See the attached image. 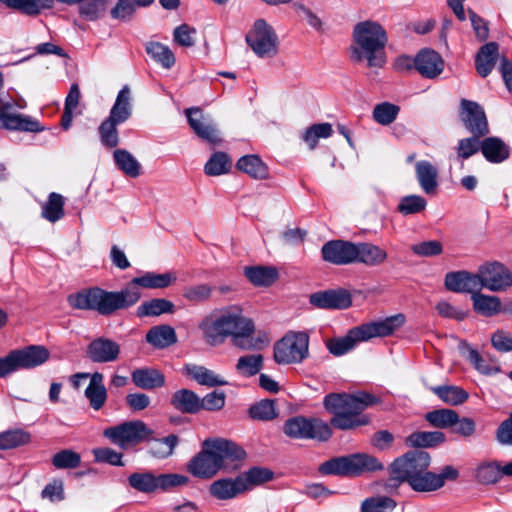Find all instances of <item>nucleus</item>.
<instances>
[{
	"label": "nucleus",
	"mask_w": 512,
	"mask_h": 512,
	"mask_svg": "<svg viewBox=\"0 0 512 512\" xmlns=\"http://www.w3.org/2000/svg\"><path fill=\"white\" fill-rule=\"evenodd\" d=\"M263 367V356L252 354L241 356L236 364L237 372L245 377L256 375Z\"/></svg>",
	"instance_id": "603ef678"
},
{
	"label": "nucleus",
	"mask_w": 512,
	"mask_h": 512,
	"mask_svg": "<svg viewBox=\"0 0 512 512\" xmlns=\"http://www.w3.org/2000/svg\"><path fill=\"white\" fill-rule=\"evenodd\" d=\"M430 424L436 428L446 429L450 433L462 437L474 434L476 424L472 418H427Z\"/></svg>",
	"instance_id": "cd10ccee"
},
{
	"label": "nucleus",
	"mask_w": 512,
	"mask_h": 512,
	"mask_svg": "<svg viewBox=\"0 0 512 512\" xmlns=\"http://www.w3.org/2000/svg\"><path fill=\"white\" fill-rule=\"evenodd\" d=\"M147 343L155 348L163 349L177 342L175 329L167 324L153 326L146 333Z\"/></svg>",
	"instance_id": "473e14b6"
},
{
	"label": "nucleus",
	"mask_w": 512,
	"mask_h": 512,
	"mask_svg": "<svg viewBox=\"0 0 512 512\" xmlns=\"http://www.w3.org/2000/svg\"><path fill=\"white\" fill-rule=\"evenodd\" d=\"M129 485L137 491L152 493L156 491L155 475L152 473H133L128 478Z\"/></svg>",
	"instance_id": "680f3d73"
},
{
	"label": "nucleus",
	"mask_w": 512,
	"mask_h": 512,
	"mask_svg": "<svg viewBox=\"0 0 512 512\" xmlns=\"http://www.w3.org/2000/svg\"><path fill=\"white\" fill-rule=\"evenodd\" d=\"M133 383L144 390L160 388L165 384L164 375L153 368H139L132 372Z\"/></svg>",
	"instance_id": "c9c22d12"
},
{
	"label": "nucleus",
	"mask_w": 512,
	"mask_h": 512,
	"mask_svg": "<svg viewBox=\"0 0 512 512\" xmlns=\"http://www.w3.org/2000/svg\"><path fill=\"white\" fill-rule=\"evenodd\" d=\"M152 434L153 430L140 420L123 422L103 432L106 438L121 449L143 442Z\"/></svg>",
	"instance_id": "1a4fd4ad"
},
{
	"label": "nucleus",
	"mask_w": 512,
	"mask_h": 512,
	"mask_svg": "<svg viewBox=\"0 0 512 512\" xmlns=\"http://www.w3.org/2000/svg\"><path fill=\"white\" fill-rule=\"evenodd\" d=\"M64 197L56 192H51L48 199L41 207V216L51 223H55L64 217Z\"/></svg>",
	"instance_id": "79ce46f5"
},
{
	"label": "nucleus",
	"mask_w": 512,
	"mask_h": 512,
	"mask_svg": "<svg viewBox=\"0 0 512 512\" xmlns=\"http://www.w3.org/2000/svg\"><path fill=\"white\" fill-rule=\"evenodd\" d=\"M459 471L454 466L446 465L439 473L424 470L419 476L412 479L409 486L416 492H434L442 488L446 481H455Z\"/></svg>",
	"instance_id": "f8f14e48"
},
{
	"label": "nucleus",
	"mask_w": 512,
	"mask_h": 512,
	"mask_svg": "<svg viewBox=\"0 0 512 512\" xmlns=\"http://www.w3.org/2000/svg\"><path fill=\"white\" fill-rule=\"evenodd\" d=\"M246 42L260 58H272L278 52V37L264 20H257L246 35Z\"/></svg>",
	"instance_id": "9b49d317"
},
{
	"label": "nucleus",
	"mask_w": 512,
	"mask_h": 512,
	"mask_svg": "<svg viewBox=\"0 0 512 512\" xmlns=\"http://www.w3.org/2000/svg\"><path fill=\"white\" fill-rule=\"evenodd\" d=\"M431 457L423 450H411L397 457L390 465L389 486L398 487L401 483H410L430 466Z\"/></svg>",
	"instance_id": "423d86ee"
},
{
	"label": "nucleus",
	"mask_w": 512,
	"mask_h": 512,
	"mask_svg": "<svg viewBox=\"0 0 512 512\" xmlns=\"http://www.w3.org/2000/svg\"><path fill=\"white\" fill-rule=\"evenodd\" d=\"M383 469V464L375 456L366 453H354L327 460L319 466L318 470L323 475L359 476Z\"/></svg>",
	"instance_id": "39448f33"
},
{
	"label": "nucleus",
	"mask_w": 512,
	"mask_h": 512,
	"mask_svg": "<svg viewBox=\"0 0 512 512\" xmlns=\"http://www.w3.org/2000/svg\"><path fill=\"white\" fill-rule=\"evenodd\" d=\"M189 126L201 139L216 145L221 142L219 130L210 115L204 114L198 107L185 110Z\"/></svg>",
	"instance_id": "ddd939ff"
},
{
	"label": "nucleus",
	"mask_w": 512,
	"mask_h": 512,
	"mask_svg": "<svg viewBox=\"0 0 512 512\" xmlns=\"http://www.w3.org/2000/svg\"><path fill=\"white\" fill-rule=\"evenodd\" d=\"M231 162L224 152L214 153L205 164V173L209 176H218L227 173L230 169Z\"/></svg>",
	"instance_id": "13d9d810"
},
{
	"label": "nucleus",
	"mask_w": 512,
	"mask_h": 512,
	"mask_svg": "<svg viewBox=\"0 0 512 512\" xmlns=\"http://www.w3.org/2000/svg\"><path fill=\"white\" fill-rule=\"evenodd\" d=\"M427 206V201L425 198L419 195H408L401 198L398 204V211L402 215H411L420 213Z\"/></svg>",
	"instance_id": "0e129e2a"
},
{
	"label": "nucleus",
	"mask_w": 512,
	"mask_h": 512,
	"mask_svg": "<svg viewBox=\"0 0 512 512\" xmlns=\"http://www.w3.org/2000/svg\"><path fill=\"white\" fill-rule=\"evenodd\" d=\"M396 505V502L387 496L370 497L362 502L361 512H391Z\"/></svg>",
	"instance_id": "052dcab7"
},
{
	"label": "nucleus",
	"mask_w": 512,
	"mask_h": 512,
	"mask_svg": "<svg viewBox=\"0 0 512 512\" xmlns=\"http://www.w3.org/2000/svg\"><path fill=\"white\" fill-rule=\"evenodd\" d=\"M120 125L106 118L99 126L100 141L107 148H114L119 144V134L117 126Z\"/></svg>",
	"instance_id": "4d7b16f0"
},
{
	"label": "nucleus",
	"mask_w": 512,
	"mask_h": 512,
	"mask_svg": "<svg viewBox=\"0 0 512 512\" xmlns=\"http://www.w3.org/2000/svg\"><path fill=\"white\" fill-rule=\"evenodd\" d=\"M310 303L320 309H346L352 305L351 294L345 289H331L310 295Z\"/></svg>",
	"instance_id": "a211bd4d"
},
{
	"label": "nucleus",
	"mask_w": 512,
	"mask_h": 512,
	"mask_svg": "<svg viewBox=\"0 0 512 512\" xmlns=\"http://www.w3.org/2000/svg\"><path fill=\"white\" fill-rule=\"evenodd\" d=\"M481 289L487 288L490 291H503L512 286V274L501 263H486L478 269Z\"/></svg>",
	"instance_id": "4468645a"
},
{
	"label": "nucleus",
	"mask_w": 512,
	"mask_h": 512,
	"mask_svg": "<svg viewBox=\"0 0 512 512\" xmlns=\"http://www.w3.org/2000/svg\"><path fill=\"white\" fill-rule=\"evenodd\" d=\"M107 0H87L79 6V14L88 21H96L107 10Z\"/></svg>",
	"instance_id": "bf43d9fd"
},
{
	"label": "nucleus",
	"mask_w": 512,
	"mask_h": 512,
	"mask_svg": "<svg viewBox=\"0 0 512 512\" xmlns=\"http://www.w3.org/2000/svg\"><path fill=\"white\" fill-rule=\"evenodd\" d=\"M405 323L403 314H396L380 321H375L357 326L363 341L374 337H386L393 334Z\"/></svg>",
	"instance_id": "6ab92c4d"
},
{
	"label": "nucleus",
	"mask_w": 512,
	"mask_h": 512,
	"mask_svg": "<svg viewBox=\"0 0 512 512\" xmlns=\"http://www.w3.org/2000/svg\"><path fill=\"white\" fill-rule=\"evenodd\" d=\"M209 493L217 500H231L246 493V487L238 474L234 478L225 477L215 480L209 486Z\"/></svg>",
	"instance_id": "4be33fe9"
},
{
	"label": "nucleus",
	"mask_w": 512,
	"mask_h": 512,
	"mask_svg": "<svg viewBox=\"0 0 512 512\" xmlns=\"http://www.w3.org/2000/svg\"><path fill=\"white\" fill-rule=\"evenodd\" d=\"M120 353V345L104 336L93 339L86 348V356L92 363L115 362L119 359Z\"/></svg>",
	"instance_id": "f3484780"
},
{
	"label": "nucleus",
	"mask_w": 512,
	"mask_h": 512,
	"mask_svg": "<svg viewBox=\"0 0 512 512\" xmlns=\"http://www.w3.org/2000/svg\"><path fill=\"white\" fill-rule=\"evenodd\" d=\"M104 376L100 372H94L91 380L85 389V397L89 401V405L95 411H99L105 404L107 399V390L103 384Z\"/></svg>",
	"instance_id": "c756f323"
},
{
	"label": "nucleus",
	"mask_w": 512,
	"mask_h": 512,
	"mask_svg": "<svg viewBox=\"0 0 512 512\" xmlns=\"http://www.w3.org/2000/svg\"><path fill=\"white\" fill-rule=\"evenodd\" d=\"M445 287L456 293H477L481 290V280L476 274L467 271L449 272L445 276Z\"/></svg>",
	"instance_id": "412c9836"
},
{
	"label": "nucleus",
	"mask_w": 512,
	"mask_h": 512,
	"mask_svg": "<svg viewBox=\"0 0 512 512\" xmlns=\"http://www.w3.org/2000/svg\"><path fill=\"white\" fill-rule=\"evenodd\" d=\"M0 2L29 16L38 15L43 10L53 7V0H0Z\"/></svg>",
	"instance_id": "ea45409f"
},
{
	"label": "nucleus",
	"mask_w": 512,
	"mask_h": 512,
	"mask_svg": "<svg viewBox=\"0 0 512 512\" xmlns=\"http://www.w3.org/2000/svg\"><path fill=\"white\" fill-rule=\"evenodd\" d=\"M284 433L294 439H317L326 441L332 431L320 418H288L283 426Z\"/></svg>",
	"instance_id": "9d476101"
},
{
	"label": "nucleus",
	"mask_w": 512,
	"mask_h": 512,
	"mask_svg": "<svg viewBox=\"0 0 512 512\" xmlns=\"http://www.w3.org/2000/svg\"><path fill=\"white\" fill-rule=\"evenodd\" d=\"M0 120L2 125L9 130H20L27 132H40L44 128L40 123L30 116L8 113L0 100Z\"/></svg>",
	"instance_id": "a878e982"
},
{
	"label": "nucleus",
	"mask_w": 512,
	"mask_h": 512,
	"mask_svg": "<svg viewBox=\"0 0 512 512\" xmlns=\"http://www.w3.org/2000/svg\"><path fill=\"white\" fill-rule=\"evenodd\" d=\"M17 371L32 369L45 363L50 356L49 351L40 345H30L23 349L12 350Z\"/></svg>",
	"instance_id": "5701e85b"
},
{
	"label": "nucleus",
	"mask_w": 512,
	"mask_h": 512,
	"mask_svg": "<svg viewBox=\"0 0 512 512\" xmlns=\"http://www.w3.org/2000/svg\"><path fill=\"white\" fill-rule=\"evenodd\" d=\"M333 129L330 123H319L310 126L303 134V141L311 150L315 149L320 138H328L332 135Z\"/></svg>",
	"instance_id": "5fc2aeb1"
},
{
	"label": "nucleus",
	"mask_w": 512,
	"mask_h": 512,
	"mask_svg": "<svg viewBox=\"0 0 512 512\" xmlns=\"http://www.w3.org/2000/svg\"><path fill=\"white\" fill-rule=\"evenodd\" d=\"M80 462V454L70 449L61 450L52 458V464L57 469H74L80 465Z\"/></svg>",
	"instance_id": "e2e57ef3"
},
{
	"label": "nucleus",
	"mask_w": 512,
	"mask_h": 512,
	"mask_svg": "<svg viewBox=\"0 0 512 512\" xmlns=\"http://www.w3.org/2000/svg\"><path fill=\"white\" fill-rule=\"evenodd\" d=\"M309 336L305 332H289L274 345L278 364L300 363L308 356Z\"/></svg>",
	"instance_id": "6e6552de"
},
{
	"label": "nucleus",
	"mask_w": 512,
	"mask_h": 512,
	"mask_svg": "<svg viewBox=\"0 0 512 512\" xmlns=\"http://www.w3.org/2000/svg\"><path fill=\"white\" fill-rule=\"evenodd\" d=\"M239 474L246 487V492L274 479V472L270 468L261 466H254Z\"/></svg>",
	"instance_id": "a19ab883"
},
{
	"label": "nucleus",
	"mask_w": 512,
	"mask_h": 512,
	"mask_svg": "<svg viewBox=\"0 0 512 512\" xmlns=\"http://www.w3.org/2000/svg\"><path fill=\"white\" fill-rule=\"evenodd\" d=\"M400 111L399 106L389 103L383 102L377 104L372 112L373 119L380 125L386 126L394 122L397 118L398 113Z\"/></svg>",
	"instance_id": "6e6d98bb"
},
{
	"label": "nucleus",
	"mask_w": 512,
	"mask_h": 512,
	"mask_svg": "<svg viewBox=\"0 0 512 512\" xmlns=\"http://www.w3.org/2000/svg\"><path fill=\"white\" fill-rule=\"evenodd\" d=\"M131 100V90L128 85H125L118 92L107 118L119 124L126 122L132 115Z\"/></svg>",
	"instance_id": "c85d7f7f"
},
{
	"label": "nucleus",
	"mask_w": 512,
	"mask_h": 512,
	"mask_svg": "<svg viewBox=\"0 0 512 512\" xmlns=\"http://www.w3.org/2000/svg\"><path fill=\"white\" fill-rule=\"evenodd\" d=\"M244 274L256 286H269L278 277L276 269L263 266L245 267Z\"/></svg>",
	"instance_id": "09e8293b"
},
{
	"label": "nucleus",
	"mask_w": 512,
	"mask_h": 512,
	"mask_svg": "<svg viewBox=\"0 0 512 512\" xmlns=\"http://www.w3.org/2000/svg\"><path fill=\"white\" fill-rule=\"evenodd\" d=\"M176 275L172 272L162 274L146 272L142 276L135 277L124 289H133L141 298L139 287L146 289H163L169 287L176 281Z\"/></svg>",
	"instance_id": "b1692460"
},
{
	"label": "nucleus",
	"mask_w": 512,
	"mask_h": 512,
	"mask_svg": "<svg viewBox=\"0 0 512 512\" xmlns=\"http://www.w3.org/2000/svg\"><path fill=\"white\" fill-rule=\"evenodd\" d=\"M237 168L254 179H265L268 176V168L257 155H245L241 157Z\"/></svg>",
	"instance_id": "37998d69"
},
{
	"label": "nucleus",
	"mask_w": 512,
	"mask_h": 512,
	"mask_svg": "<svg viewBox=\"0 0 512 512\" xmlns=\"http://www.w3.org/2000/svg\"><path fill=\"white\" fill-rule=\"evenodd\" d=\"M355 263H361L368 267H377L388 259L387 252L379 246L369 242L356 243Z\"/></svg>",
	"instance_id": "bb28decb"
},
{
	"label": "nucleus",
	"mask_w": 512,
	"mask_h": 512,
	"mask_svg": "<svg viewBox=\"0 0 512 512\" xmlns=\"http://www.w3.org/2000/svg\"><path fill=\"white\" fill-rule=\"evenodd\" d=\"M113 157L117 167L127 176L136 178L140 175L141 165L127 150L116 149Z\"/></svg>",
	"instance_id": "de8ad7c7"
},
{
	"label": "nucleus",
	"mask_w": 512,
	"mask_h": 512,
	"mask_svg": "<svg viewBox=\"0 0 512 512\" xmlns=\"http://www.w3.org/2000/svg\"><path fill=\"white\" fill-rule=\"evenodd\" d=\"M444 66L441 55L431 49L421 50L414 58V68L427 79L437 78L443 72Z\"/></svg>",
	"instance_id": "aec40b11"
},
{
	"label": "nucleus",
	"mask_w": 512,
	"mask_h": 512,
	"mask_svg": "<svg viewBox=\"0 0 512 512\" xmlns=\"http://www.w3.org/2000/svg\"><path fill=\"white\" fill-rule=\"evenodd\" d=\"M186 375L190 376L198 384L208 387L224 386L228 382L217 375L214 371L196 364H186L184 367Z\"/></svg>",
	"instance_id": "2f4dec72"
},
{
	"label": "nucleus",
	"mask_w": 512,
	"mask_h": 512,
	"mask_svg": "<svg viewBox=\"0 0 512 512\" xmlns=\"http://www.w3.org/2000/svg\"><path fill=\"white\" fill-rule=\"evenodd\" d=\"M246 458V451L236 442L220 437L207 438L201 450L188 461L186 470L196 478L208 480L220 471H239Z\"/></svg>",
	"instance_id": "f257e3e1"
},
{
	"label": "nucleus",
	"mask_w": 512,
	"mask_h": 512,
	"mask_svg": "<svg viewBox=\"0 0 512 512\" xmlns=\"http://www.w3.org/2000/svg\"><path fill=\"white\" fill-rule=\"evenodd\" d=\"M171 405L181 413L197 414L200 412V397L189 389H180L171 396Z\"/></svg>",
	"instance_id": "7c9ffc66"
},
{
	"label": "nucleus",
	"mask_w": 512,
	"mask_h": 512,
	"mask_svg": "<svg viewBox=\"0 0 512 512\" xmlns=\"http://www.w3.org/2000/svg\"><path fill=\"white\" fill-rule=\"evenodd\" d=\"M443 402L449 405H459L466 401L468 393L461 387L454 385H442L431 388Z\"/></svg>",
	"instance_id": "8fccbe9b"
},
{
	"label": "nucleus",
	"mask_w": 512,
	"mask_h": 512,
	"mask_svg": "<svg viewBox=\"0 0 512 512\" xmlns=\"http://www.w3.org/2000/svg\"><path fill=\"white\" fill-rule=\"evenodd\" d=\"M356 243L345 240H331L325 243L321 249V255L325 262L344 266L355 263Z\"/></svg>",
	"instance_id": "dca6fc26"
},
{
	"label": "nucleus",
	"mask_w": 512,
	"mask_h": 512,
	"mask_svg": "<svg viewBox=\"0 0 512 512\" xmlns=\"http://www.w3.org/2000/svg\"><path fill=\"white\" fill-rule=\"evenodd\" d=\"M445 436L442 432L420 431L414 432L405 439V443L411 447H431L444 442Z\"/></svg>",
	"instance_id": "3c124183"
},
{
	"label": "nucleus",
	"mask_w": 512,
	"mask_h": 512,
	"mask_svg": "<svg viewBox=\"0 0 512 512\" xmlns=\"http://www.w3.org/2000/svg\"><path fill=\"white\" fill-rule=\"evenodd\" d=\"M498 58V44L489 42L483 45L477 53L475 66L481 77H487L493 70Z\"/></svg>",
	"instance_id": "e433bc0d"
},
{
	"label": "nucleus",
	"mask_w": 512,
	"mask_h": 512,
	"mask_svg": "<svg viewBox=\"0 0 512 512\" xmlns=\"http://www.w3.org/2000/svg\"><path fill=\"white\" fill-rule=\"evenodd\" d=\"M247 317L242 315L239 306H231L219 313L205 317L199 324L203 339L210 346H218L228 337H234Z\"/></svg>",
	"instance_id": "20e7f679"
},
{
	"label": "nucleus",
	"mask_w": 512,
	"mask_h": 512,
	"mask_svg": "<svg viewBox=\"0 0 512 512\" xmlns=\"http://www.w3.org/2000/svg\"><path fill=\"white\" fill-rule=\"evenodd\" d=\"M358 342H364L358 327L348 331L344 337L333 338L327 341V349L334 356H342L352 350Z\"/></svg>",
	"instance_id": "4c0bfd02"
},
{
	"label": "nucleus",
	"mask_w": 512,
	"mask_h": 512,
	"mask_svg": "<svg viewBox=\"0 0 512 512\" xmlns=\"http://www.w3.org/2000/svg\"><path fill=\"white\" fill-rule=\"evenodd\" d=\"M471 298L474 311L482 316L492 317L501 312V300L497 296L477 292Z\"/></svg>",
	"instance_id": "58836bf2"
},
{
	"label": "nucleus",
	"mask_w": 512,
	"mask_h": 512,
	"mask_svg": "<svg viewBox=\"0 0 512 512\" xmlns=\"http://www.w3.org/2000/svg\"><path fill=\"white\" fill-rule=\"evenodd\" d=\"M354 44L351 59L354 62L367 61L369 67H382L385 63L384 47L388 41L383 27L374 21H363L353 30Z\"/></svg>",
	"instance_id": "7ed1b4c3"
},
{
	"label": "nucleus",
	"mask_w": 512,
	"mask_h": 512,
	"mask_svg": "<svg viewBox=\"0 0 512 512\" xmlns=\"http://www.w3.org/2000/svg\"><path fill=\"white\" fill-rule=\"evenodd\" d=\"M138 301L139 295L133 289L106 291L99 287L82 289L67 297V302L73 309L96 311L103 316L127 309Z\"/></svg>",
	"instance_id": "f03ea898"
},
{
	"label": "nucleus",
	"mask_w": 512,
	"mask_h": 512,
	"mask_svg": "<svg viewBox=\"0 0 512 512\" xmlns=\"http://www.w3.org/2000/svg\"><path fill=\"white\" fill-rule=\"evenodd\" d=\"M461 120L464 126L476 137H483L489 132L487 119L482 107L473 101H461Z\"/></svg>",
	"instance_id": "2eb2a0df"
},
{
	"label": "nucleus",
	"mask_w": 512,
	"mask_h": 512,
	"mask_svg": "<svg viewBox=\"0 0 512 512\" xmlns=\"http://www.w3.org/2000/svg\"><path fill=\"white\" fill-rule=\"evenodd\" d=\"M481 152L491 163H502L510 155L509 147L498 137H488L481 141Z\"/></svg>",
	"instance_id": "f704fd0d"
},
{
	"label": "nucleus",
	"mask_w": 512,
	"mask_h": 512,
	"mask_svg": "<svg viewBox=\"0 0 512 512\" xmlns=\"http://www.w3.org/2000/svg\"><path fill=\"white\" fill-rule=\"evenodd\" d=\"M480 137L472 136L459 140L456 151L457 158L466 160L481 150Z\"/></svg>",
	"instance_id": "69168bd1"
},
{
	"label": "nucleus",
	"mask_w": 512,
	"mask_h": 512,
	"mask_svg": "<svg viewBox=\"0 0 512 512\" xmlns=\"http://www.w3.org/2000/svg\"><path fill=\"white\" fill-rule=\"evenodd\" d=\"M174 308L175 306L171 301L163 298H156L143 302L140 306H138L136 315L139 318L149 316L155 317L165 313H173Z\"/></svg>",
	"instance_id": "c03bdc74"
},
{
	"label": "nucleus",
	"mask_w": 512,
	"mask_h": 512,
	"mask_svg": "<svg viewBox=\"0 0 512 512\" xmlns=\"http://www.w3.org/2000/svg\"><path fill=\"white\" fill-rule=\"evenodd\" d=\"M254 330L255 327L253 321L246 318L232 338L233 345L241 350H260L265 347L268 341L263 337L253 336Z\"/></svg>",
	"instance_id": "393cba45"
},
{
	"label": "nucleus",
	"mask_w": 512,
	"mask_h": 512,
	"mask_svg": "<svg viewBox=\"0 0 512 512\" xmlns=\"http://www.w3.org/2000/svg\"><path fill=\"white\" fill-rule=\"evenodd\" d=\"M502 477V465L498 461L483 462L475 470V478L483 485L496 484Z\"/></svg>",
	"instance_id": "49530a36"
},
{
	"label": "nucleus",
	"mask_w": 512,
	"mask_h": 512,
	"mask_svg": "<svg viewBox=\"0 0 512 512\" xmlns=\"http://www.w3.org/2000/svg\"><path fill=\"white\" fill-rule=\"evenodd\" d=\"M146 53L165 69H170L175 64V55L172 50L160 42H148Z\"/></svg>",
	"instance_id": "a18cd8bd"
},
{
	"label": "nucleus",
	"mask_w": 512,
	"mask_h": 512,
	"mask_svg": "<svg viewBox=\"0 0 512 512\" xmlns=\"http://www.w3.org/2000/svg\"><path fill=\"white\" fill-rule=\"evenodd\" d=\"M178 442L179 439L175 434H170L162 439H156L154 440L149 453L158 459L168 458L174 453V449Z\"/></svg>",
	"instance_id": "864d4df0"
},
{
	"label": "nucleus",
	"mask_w": 512,
	"mask_h": 512,
	"mask_svg": "<svg viewBox=\"0 0 512 512\" xmlns=\"http://www.w3.org/2000/svg\"><path fill=\"white\" fill-rule=\"evenodd\" d=\"M418 183L422 190L428 194H434L438 186V170L428 161H419L415 165Z\"/></svg>",
	"instance_id": "72a5a7b5"
},
{
	"label": "nucleus",
	"mask_w": 512,
	"mask_h": 512,
	"mask_svg": "<svg viewBox=\"0 0 512 512\" xmlns=\"http://www.w3.org/2000/svg\"><path fill=\"white\" fill-rule=\"evenodd\" d=\"M379 400L372 394L331 393L325 396L323 404L327 413L333 416H358L366 408L377 404Z\"/></svg>",
	"instance_id": "0eeeda50"
},
{
	"label": "nucleus",
	"mask_w": 512,
	"mask_h": 512,
	"mask_svg": "<svg viewBox=\"0 0 512 512\" xmlns=\"http://www.w3.org/2000/svg\"><path fill=\"white\" fill-rule=\"evenodd\" d=\"M225 399V393L218 390L206 394L203 398L200 397V412L202 410L215 412L222 409L225 405Z\"/></svg>",
	"instance_id": "338daca9"
},
{
	"label": "nucleus",
	"mask_w": 512,
	"mask_h": 512,
	"mask_svg": "<svg viewBox=\"0 0 512 512\" xmlns=\"http://www.w3.org/2000/svg\"><path fill=\"white\" fill-rule=\"evenodd\" d=\"M411 250L420 257H433L443 252V245L438 240H429L413 244Z\"/></svg>",
	"instance_id": "774afa93"
}]
</instances>
